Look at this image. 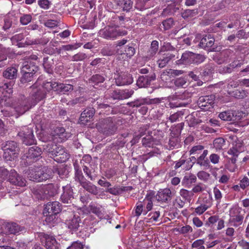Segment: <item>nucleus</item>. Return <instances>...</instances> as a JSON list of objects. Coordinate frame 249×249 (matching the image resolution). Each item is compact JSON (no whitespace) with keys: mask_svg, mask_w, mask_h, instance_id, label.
Masks as SVG:
<instances>
[{"mask_svg":"<svg viewBox=\"0 0 249 249\" xmlns=\"http://www.w3.org/2000/svg\"><path fill=\"white\" fill-rule=\"evenodd\" d=\"M38 81L32 86L33 92L31 98L20 101L13 104L11 97L13 92L12 84L4 83L0 87V111L4 116L15 115L18 118L24 114L37 102L44 99L45 93L42 89L47 91L53 90L57 93L65 94L73 90V86L71 84L58 83L55 81L47 82L43 85L39 86Z\"/></svg>","mask_w":249,"mask_h":249,"instance_id":"obj_1","label":"nucleus"},{"mask_svg":"<svg viewBox=\"0 0 249 249\" xmlns=\"http://www.w3.org/2000/svg\"><path fill=\"white\" fill-rule=\"evenodd\" d=\"M8 175H9L8 180L11 183L21 187L25 186V179L19 177L15 170H11L9 173L7 169L0 167V190L3 187L2 184L3 180L6 178Z\"/></svg>","mask_w":249,"mask_h":249,"instance_id":"obj_2","label":"nucleus"},{"mask_svg":"<svg viewBox=\"0 0 249 249\" xmlns=\"http://www.w3.org/2000/svg\"><path fill=\"white\" fill-rule=\"evenodd\" d=\"M46 149L48 153L51 155V156L57 162H65L70 158V154L63 146L60 145L48 144L47 146Z\"/></svg>","mask_w":249,"mask_h":249,"instance_id":"obj_3","label":"nucleus"},{"mask_svg":"<svg viewBox=\"0 0 249 249\" xmlns=\"http://www.w3.org/2000/svg\"><path fill=\"white\" fill-rule=\"evenodd\" d=\"M29 175L31 180L40 182L51 178L53 176V172L52 168L43 167L32 171Z\"/></svg>","mask_w":249,"mask_h":249,"instance_id":"obj_4","label":"nucleus"},{"mask_svg":"<svg viewBox=\"0 0 249 249\" xmlns=\"http://www.w3.org/2000/svg\"><path fill=\"white\" fill-rule=\"evenodd\" d=\"M34 63L31 61L23 62L21 69V72L22 74L20 79L21 83H25L32 80L33 75L38 70L37 67Z\"/></svg>","mask_w":249,"mask_h":249,"instance_id":"obj_5","label":"nucleus"},{"mask_svg":"<svg viewBox=\"0 0 249 249\" xmlns=\"http://www.w3.org/2000/svg\"><path fill=\"white\" fill-rule=\"evenodd\" d=\"M242 208L238 205H233L229 210V223L231 225L238 227L242 224L244 219V213H242Z\"/></svg>","mask_w":249,"mask_h":249,"instance_id":"obj_6","label":"nucleus"},{"mask_svg":"<svg viewBox=\"0 0 249 249\" xmlns=\"http://www.w3.org/2000/svg\"><path fill=\"white\" fill-rule=\"evenodd\" d=\"M126 34V31L121 30L118 27L113 26L106 27L99 32L101 36L107 39H114L118 36H123Z\"/></svg>","mask_w":249,"mask_h":249,"instance_id":"obj_7","label":"nucleus"},{"mask_svg":"<svg viewBox=\"0 0 249 249\" xmlns=\"http://www.w3.org/2000/svg\"><path fill=\"white\" fill-rule=\"evenodd\" d=\"M18 149L14 141H8L3 147V158L7 161H12L18 157Z\"/></svg>","mask_w":249,"mask_h":249,"instance_id":"obj_8","label":"nucleus"},{"mask_svg":"<svg viewBox=\"0 0 249 249\" xmlns=\"http://www.w3.org/2000/svg\"><path fill=\"white\" fill-rule=\"evenodd\" d=\"M23 230V228L14 222H4L0 226V233L6 235L19 234Z\"/></svg>","mask_w":249,"mask_h":249,"instance_id":"obj_9","label":"nucleus"},{"mask_svg":"<svg viewBox=\"0 0 249 249\" xmlns=\"http://www.w3.org/2000/svg\"><path fill=\"white\" fill-rule=\"evenodd\" d=\"M38 237L47 249H59V245L53 236L40 232L38 233Z\"/></svg>","mask_w":249,"mask_h":249,"instance_id":"obj_10","label":"nucleus"},{"mask_svg":"<svg viewBox=\"0 0 249 249\" xmlns=\"http://www.w3.org/2000/svg\"><path fill=\"white\" fill-rule=\"evenodd\" d=\"M214 96L211 95L200 97L198 101V105L201 109L204 111L211 110L213 107Z\"/></svg>","mask_w":249,"mask_h":249,"instance_id":"obj_11","label":"nucleus"},{"mask_svg":"<svg viewBox=\"0 0 249 249\" xmlns=\"http://www.w3.org/2000/svg\"><path fill=\"white\" fill-rule=\"evenodd\" d=\"M18 135L26 145H32L35 142L36 140L33 135V130L28 127L24 126Z\"/></svg>","mask_w":249,"mask_h":249,"instance_id":"obj_12","label":"nucleus"},{"mask_svg":"<svg viewBox=\"0 0 249 249\" xmlns=\"http://www.w3.org/2000/svg\"><path fill=\"white\" fill-rule=\"evenodd\" d=\"M114 79L118 86H124L129 85L133 81L132 76L129 73L125 72L116 71L115 73Z\"/></svg>","mask_w":249,"mask_h":249,"instance_id":"obj_13","label":"nucleus"},{"mask_svg":"<svg viewBox=\"0 0 249 249\" xmlns=\"http://www.w3.org/2000/svg\"><path fill=\"white\" fill-rule=\"evenodd\" d=\"M60 204L58 201L48 202L45 206L43 213L47 216L50 214H56L61 211Z\"/></svg>","mask_w":249,"mask_h":249,"instance_id":"obj_14","label":"nucleus"},{"mask_svg":"<svg viewBox=\"0 0 249 249\" xmlns=\"http://www.w3.org/2000/svg\"><path fill=\"white\" fill-rule=\"evenodd\" d=\"M172 197V192L169 188H166L160 189L158 192L156 199L160 202H166L170 200Z\"/></svg>","mask_w":249,"mask_h":249,"instance_id":"obj_15","label":"nucleus"},{"mask_svg":"<svg viewBox=\"0 0 249 249\" xmlns=\"http://www.w3.org/2000/svg\"><path fill=\"white\" fill-rule=\"evenodd\" d=\"M89 208L90 212L95 214L100 218L104 217L105 211L102 206L96 203L91 202L89 205Z\"/></svg>","mask_w":249,"mask_h":249,"instance_id":"obj_16","label":"nucleus"},{"mask_svg":"<svg viewBox=\"0 0 249 249\" xmlns=\"http://www.w3.org/2000/svg\"><path fill=\"white\" fill-rule=\"evenodd\" d=\"M63 193L61 195V199L64 203H69L73 198V191L71 186L66 185L63 187Z\"/></svg>","mask_w":249,"mask_h":249,"instance_id":"obj_17","label":"nucleus"},{"mask_svg":"<svg viewBox=\"0 0 249 249\" xmlns=\"http://www.w3.org/2000/svg\"><path fill=\"white\" fill-rule=\"evenodd\" d=\"M66 224L69 229L75 231L80 227L81 221L78 216L74 215L73 218L67 221Z\"/></svg>","mask_w":249,"mask_h":249,"instance_id":"obj_18","label":"nucleus"},{"mask_svg":"<svg viewBox=\"0 0 249 249\" xmlns=\"http://www.w3.org/2000/svg\"><path fill=\"white\" fill-rule=\"evenodd\" d=\"M53 136L55 139H57V137L60 139V142L66 140L70 137V134L66 132L64 127H57L54 131Z\"/></svg>","mask_w":249,"mask_h":249,"instance_id":"obj_19","label":"nucleus"},{"mask_svg":"<svg viewBox=\"0 0 249 249\" xmlns=\"http://www.w3.org/2000/svg\"><path fill=\"white\" fill-rule=\"evenodd\" d=\"M95 113L93 108H88L84 110L81 114L80 121L82 123L88 122L91 118Z\"/></svg>","mask_w":249,"mask_h":249,"instance_id":"obj_20","label":"nucleus"},{"mask_svg":"<svg viewBox=\"0 0 249 249\" xmlns=\"http://www.w3.org/2000/svg\"><path fill=\"white\" fill-rule=\"evenodd\" d=\"M192 52H186L182 54L181 59L177 61V64L188 65L193 64V60L192 59Z\"/></svg>","mask_w":249,"mask_h":249,"instance_id":"obj_21","label":"nucleus"},{"mask_svg":"<svg viewBox=\"0 0 249 249\" xmlns=\"http://www.w3.org/2000/svg\"><path fill=\"white\" fill-rule=\"evenodd\" d=\"M214 42V38L211 35H206L200 40L199 45L201 48L212 47Z\"/></svg>","mask_w":249,"mask_h":249,"instance_id":"obj_22","label":"nucleus"},{"mask_svg":"<svg viewBox=\"0 0 249 249\" xmlns=\"http://www.w3.org/2000/svg\"><path fill=\"white\" fill-rule=\"evenodd\" d=\"M42 154V151L40 148L35 146L30 147L28 150L27 158L31 159H35L39 157Z\"/></svg>","mask_w":249,"mask_h":249,"instance_id":"obj_23","label":"nucleus"},{"mask_svg":"<svg viewBox=\"0 0 249 249\" xmlns=\"http://www.w3.org/2000/svg\"><path fill=\"white\" fill-rule=\"evenodd\" d=\"M208 152L207 150H204L199 157H197L196 163L201 166L208 167L209 166V161L206 158Z\"/></svg>","mask_w":249,"mask_h":249,"instance_id":"obj_24","label":"nucleus"},{"mask_svg":"<svg viewBox=\"0 0 249 249\" xmlns=\"http://www.w3.org/2000/svg\"><path fill=\"white\" fill-rule=\"evenodd\" d=\"M155 78V76L149 77L148 76H140L137 81V85L139 88H142L147 86L150 82Z\"/></svg>","mask_w":249,"mask_h":249,"instance_id":"obj_25","label":"nucleus"},{"mask_svg":"<svg viewBox=\"0 0 249 249\" xmlns=\"http://www.w3.org/2000/svg\"><path fill=\"white\" fill-rule=\"evenodd\" d=\"M105 81V78L103 76L96 74L93 75L89 80V83L95 88H97L100 86L99 84L103 83Z\"/></svg>","mask_w":249,"mask_h":249,"instance_id":"obj_26","label":"nucleus"},{"mask_svg":"<svg viewBox=\"0 0 249 249\" xmlns=\"http://www.w3.org/2000/svg\"><path fill=\"white\" fill-rule=\"evenodd\" d=\"M80 184L85 190L89 193L93 195H96L98 193V190L96 186L92 184L90 182L86 180L82 182Z\"/></svg>","mask_w":249,"mask_h":249,"instance_id":"obj_27","label":"nucleus"},{"mask_svg":"<svg viewBox=\"0 0 249 249\" xmlns=\"http://www.w3.org/2000/svg\"><path fill=\"white\" fill-rule=\"evenodd\" d=\"M242 63L239 60H234L231 64L225 68H220L219 71L220 73H231L235 68L240 67Z\"/></svg>","mask_w":249,"mask_h":249,"instance_id":"obj_28","label":"nucleus"},{"mask_svg":"<svg viewBox=\"0 0 249 249\" xmlns=\"http://www.w3.org/2000/svg\"><path fill=\"white\" fill-rule=\"evenodd\" d=\"M49 41V39L48 38H41L40 39H31L30 38H27L25 42L26 45H33V44H41L45 45Z\"/></svg>","mask_w":249,"mask_h":249,"instance_id":"obj_29","label":"nucleus"},{"mask_svg":"<svg viewBox=\"0 0 249 249\" xmlns=\"http://www.w3.org/2000/svg\"><path fill=\"white\" fill-rule=\"evenodd\" d=\"M179 196L182 197V198L187 202H190L192 200L194 194L192 191H189L185 189H181L179 192Z\"/></svg>","mask_w":249,"mask_h":249,"instance_id":"obj_30","label":"nucleus"},{"mask_svg":"<svg viewBox=\"0 0 249 249\" xmlns=\"http://www.w3.org/2000/svg\"><path fill=\"white\" fill-rule=\"evenodd\" d=\"M204 147L201 145H197L192 147L190 150L189 153L190 155L194 156H192L191 158L196 159L195 156L197 157L199 155H201L203 151L204 150Z\"/></svg>","mask_w":249,"mask_h":249,"instance_id":"obj_31","label":"nucleus"},{"mask_svg":"<svg viewBox=\"0 0 249 249\" xmlns=\"http://www.w3.org/2000/svg\"><path fill=\"white\" fill-rule=\"evenodd\" d=\"M17 70L15 67L8 68L3 72V75L8 79H14L16 77Z\"/></svg>","mask_w":249,"mask_h":249,"instance_id":"obj_32","label":"nucleus"},{"mask_svg":"<svg viewBox=\"0 0 249 249\" xmlns=\"http://www.w3.org/2000/svg\"><path fill=\"white\" fill-rule=\"evenodd\" d=\"M150 0H136L135 8L141 11L149 8L151 5L149 4Z\"/></svg>","mask_w":249,"mask_h":249,"instance_id":"obj_33","label":"nucleus"},{"mask_svg":"<svg viewBox=\"0 0 249 249\" xmlns=\"http://www.w3.org/2000/svg\"><path fill=\"white\" fill-rule=\"evenodd\" d=\"M160 216V212L159 211H155L149 213L147 215V217L145 218L146 222H153L159 221V218Z\"/></svg>","mask_w":249,"mask_h":249,"instance_id":"obj_34","label":"nucleus"},{"mask_svg":"<svg viewBox=\"0 0 249 249\" xmlns=\"http://www.w3.org/2000/svg\"><path fill=\"white\" fill-rule=\"evenodd\" d=\"M196 177L195 175L189 174L185 176L182 181V183L187 186H189L191 184L196 182Z\"/></svg>","mask_w":249,"mask_h":249,"instance_id":"obj_35","label":"nucleus"},{"mask_svg":"<svg viewBox=\"0 0 249 249\" xmlns=\"http://www.w3.org/2000/svg\"><path fill=\"white\" fill-rule=\"evenodd\" d=\"M233 141L232 146L237 149L241 152L244 150L243 142L241 140L238 139L235 136L230 137Z\"/></svg>","mask_w":249,"mask_h":249,"instance_id":"obj_36","label":"nucleus"},{"mask_svg":"<svg viewBox=\"0 0 249 249\" xmlns=\"http://www.w3.org/2000/svg\"><path fill=\"white\" fill-rule=\"evenodd\" d=\"M198 178L206 182H211V176L210 174L204 171H201L198 172L197 174Z\"/></svg>","mask_w":249,"mask_h":249,"instance_id":"obj_37","label":"nucleus"},{"mask_svg":"<svg viewBox=\"0 0 249 249\" xmlns=\"http://www.w3.org/2000/svg\"><path fill=\"white\" fill-rule=\"evenodd\" d=\"M172 57L173 56L171 54H169L168 53L164 54L162 58H160L158 61V63L159 67L163 68L164 67H165L166 65L171 59Z\"/></svg>","mask_w":249,"mask_h":249,"instance_id":"obj_38","label":"nucleus"},{"mask_svg":"<svg viewBox=\"0 0 249 249\" xmlns=\"http://www.w3.org/2000/svg\"><path fill=\"white\" fill-rule=\"evenodd\" d=\"M173 205L176 209H181L182 208L185 204V201L181 199L180 196H177L173 200Z\"/></svg>","mask_w":249,"mask_h":249,"instance_id":"obj_39","label":"nucleus"},{"mask_svg":"<svg viewBox=\"0 0 249 249\" xmlns=\"http://www.w3.org/2000/svg\"><path fill=\"white\" fill-rule=\"evenodd\" d=\"M143 204L142 202H140L137 203L135 209V215L139 216L141 214L146 215L147 213V211L144 210L143 208Z\"/></svg>","mask_w":249,"mask_h":249,"instance_id":"obj_40","label":"nucleus"},{"mask_svg":"<svg viewBox=\"0 0 249 249\" xmlns=\"http://www.w3.org/2000/svg\"><path fill=\"white\" fill-rule=\"evenodd\" d=\"M232 52L229 50L222 52L221 53L220 56V57L222 59V60L218 62V63H221L224 62H228L229 58L232 55Z\"/></svg>","mask_w":249,"mask_h":249,"instance_id":"obj_41","label":"nucleus"},{"mask_svg":"<svg viewBox=\"0 0 249 249\" xmlns=\"http://www.w3.org/2000/svg\"><path fill=\"white\" fill-rule=\"evenodd\" d=\"M233 116V113L229 111L222 112L219 114V117L224 121H231Z\"/></svg>","mask_w":249,"mask_h":249,"instance_id":"obj_42","label":"nucleus"},{"mask_svg":"<svg viewBox=\"0 0 249 249\" xmlns=\"http://www.w3.org/2000/svg\"><path fill=\"white\" fill-rule=\"evenodd\" d=\"M192 59L193 64H198L203 62L205 60L204 55L199 54H196L193 53Z\"/></svg>","mask_w":249,"mask_h":249,"instance_id":"obj_43","label":"nucleus"},{"mask_svg":"<svg viewBox=\"0 0 249 249\" xmlns=\"http://www.w3.org/2000/svg\"><path fill=\"white\" fill-rule=\"evenodd\" d=\"M208 209V207H206L203 204H201L200 205L195 209L193 214L200 215Z\"/></svg>","mask_w":249,"mask_h":249,"instance_id":"obj_44","label":"nucleus"},{"mask_svg":"<svg viewBox=\"0 0 249 249\" xmlns=\"http://www.w3.org/2000/svg\"><path fill=\"white\" fill-rule=\"evenodd\" d=\"M204 239H197L192 244V248L194 249H205Z\"/></svg>","mask_w":249,"mask_h":249,"instance_id":"obj_45","label":"nucleus"},{"mask_svg":"<svg viewBox=\"0 0 249 249\" xmlns=\"http://www.w3.org/2000/svg\"><path fill=\"white\" fill-rule=\"evenodd\" d=\"M122 4L123 10L128 12L132 9L133 1V0H123V2Z\"/></svg>","mask_w":249,"mask_h":249,"instance_id":"obj_46","label":"nucleus"},{"mask_svg":"<svg viewBox=\"0 0 249 249\" xmlns=\"http://www.w3.org/2000/svg\"><path fill=\"white\" fill-rule=\"evenodd\" d=\"M225 141L223 138H218L213 141L214 147L217 150L221 149L225 145Z\"/></svg>","mask_w":249,"mask_h":249,"instance_id":"obj_47","label":"nucleus"},{"mask_svg":"<svg viewBox=\"0 0 249 249\" xmlns=\"http://www.w3.org/2000/svg\"><path fill=\"white\" fill-rule=\"evenodd\" d=\"M8 52V48H4L0 44V62L6 60Z\"/></svg>","mask_w":249,"mask_h":249,"instance_id":"obj_48","label":"nucleus"},{"mask_svg":"<svg viewBox=\"0 0 249 249\" xmlns=\"http://www.w3.org/2000/svg\"><path fill=\"white\" fill-rule=\"evenodd\" d=\"M240 187L241 189L244 190L249 186V178L246 176H244L239 181Z\"/></svg>","mask_w":249,"mask_h":249,"instance_id":"obj_49","label":"nucleus"},{"mask_svg":"<svg viewBox=\"0 0 249 249\" xmlns=\"http://www.w3.org/2000/svg\"><path fill=\"white\" fill-rule=\"evenodd\" d=\"M81 46V44L75 43L72 44H68L66 45H63L61 47L62 50L65 51H72L77 49Z\"/></svg>","mask_w":249,"mask_h":249,"instance_id":"obj_50","label":"nucleus"},{"mask_svg":"<svg viewBox=\"0 0 249 249\" xmlns=\"http://www.w3.org/2000/svg\"><path fill=\"white\" fill-rule=\"evenodd\" d=\"M133 92L134 91L132 89L124 90H118V91H117V93H122L123 94L122 96L121 97V100L125 99L130 97L133 94Z\"/></svg>","mask_w":249,"mask_h":249,"instance_id":"obj_51","label":"nucleus"},{"mask_svg":"<svg viewBox=\"0 0 249 249\" xmlns=\"http://www.w3.org/2000/svg\"><path fill=\"white\" fill-rule=\"evenodd\" d=\"M206 207H208V209L210 208L213 204V197L212 194L209 193L208 197H205L203 199V203H202Z\"/></svg>","mask_w":249,"mask_h":249,"instance_id":"obj_52","label":"nucleus"},{"mask_svg":"<svg viewBox=\"0 0 249 249\" xmlns=\"http://www.w3.org/2000/svg\"><path fill=\"white\" fill-rule=\"evenodd\" d=\"M213 194L215 200L218 203H220L222 197V194L219 189L216 187H214L213 188Z\"/></svg>","mask_w":249,"mask_h":249,"instance_id":"obj_53","label":"nucleus"},{"mask_svg":"<svg viewBox=\"0 0 249 249\" xmlns=\"http://www.w3.org/2000/svg\"><path fill=\"white\" fill-rule=\"evenodd\" d=\"M180 233L186 234L193 231V229L190 225H186L181 228H178L177 230Z\"/></svg>","mask_w":249,"mask_h":249,"instance_id":"obj_54","label":"nucleus"},{"mask_svg":"<svg viewBox=\"0 0 249 249\" xmlns=\"http://www.w3.org/2000/svg\"><path fill=\"white\" fill-rule=\"evenodd\" d=\"M206 189V187L205 185H203L201 183L197 184V185H195L192 190V192L194 193H199L202 192L204 191Z\"/></svg>","mask_w":249,"mask_h":249,"instance_id":"obj_55","label":"nucleus"},{"mask_svg":"<svg viewBox=\"0 0 249 249\" xmlns=\"http://www.w3.org/2000/svg\"><path fill=\"white\" fill-rule=\"evenodd\" d=\"M163 105H159L158 107H157L156 110L155 111L154 117L158 119L162 116L164 113V108H163Z\"/></svg>","mask_w":249,"mask_h":249,"instance_id":"obj_56","label":"nucleus"},{"mask_svg":"<svg viewBox=\"0 0 249 249\" xmlns=\"http://www.w3.org/2000/svg\"><path fill=\"white\" fill-rule=\"evenodd\" d=\"M151 197L149 196H146L145 199L144 203L146 204V211L147 213L152 210L153 207V202L151 200Z\"/></svg>","mask_w":249,"mask_h":249,"instance_id":"obj_57","label":"nucleus"},{"mask_svg":"<svg viewBox=\"0 0 249 249\" xmlns=\"http://www.w3.org/2000/svg\"><path fill=\"white\" fill-rule=\"evenodd\" d=\"M198 73V72L197 71H190L189 73V76L192 78L195 81H197V85L198 86H201L202 85L203 82L201 81H198L199 80V76L197 75Z\"/></svg>","mask_w":249,"mask_h":249,"instance_id":"obj_58","label":"nucleus"},{"mask_svg":"<svg viewBox=\"0 0 249 249\" xmlns=\"http://www.w3.org/2000/svg\"><path fill=\"white\" fill-rule=\"evenodd\" d=\"M182 115L183 113L181 111L177 112L171 115L169 117V120L171 122L173 123L179 121V118L182 117Z\"/></svg>","mask_w":249,"mask_h":249,"instance_id":"obj_59","label":"nucleus"},{"mask_svg":"<svg viewBox=\"0 0 249 249\" xmlns=\"http://www.w3.org/2000/svg\"><path fill=\"white\" fill-rule=\"evenodd\" d=\"M135 50L133 47L127 46L125 47L124 54H125L127 57H131L135 54Z\"/></svg>","mask_w":249,"mask_h":249,"instance_id":"obj_60","label":"nucleus"},{"mask_svg":"<svg viewBox=\"0 0 249 249\" xmlns=\"http://www.w3.org/2000/svg\"><path fill=\"white\" fill-rule=\"evenodd\" d=\"M53 174V173H57L61 178L64 177L65 170L63 168H57L53 166V169H52Z\"/></svg>","mask_w":249,"mask_h":249,"instance_id":"obj_61","label":"nucleus"},{"mask_svg":"<svg viewBox=\"0 0 249 249\" xmlns=\"http://www.w3.org/2000/svg\"><path fill=\"white\" fill-rule=\"evenodd\" d=\"M24 37V35L22 33L17 34L11 37V40L13 44H15L18 43V41L22 40Z\"/></svg>","mask_w":249,"mask_h":249,"instance_id":"obj_62","label":"nucleus"},{"mask_svg":"<svg viewBox=\"0 0 249 249\" xmlns=\"http://www.w3.org/2000/svg\"><path fill=\"white\" fill-rule=\"evenodd\" d=\"M186 79L183 77H179L177 78L174 82L176 86L178 87H181L185 86L186 84Z\"/></svg>","mask_w":249,"mask_h":249,"instance_id":"obj_63","label":"nucleus"},{"mask_svg":"<svg viewBox=\"0 0 249 249\" xmlns=\"http://www.w3.org/2000/svg\"><path fill=\"white\" fill-rule=\"evenodd\" d=\"M32 17L30 15H24L20 18V22L23 25H27L31 22Z\"/></svg>","mask_w":249,"mask_h":249,"instance_id":"obj_64","label":"nucleus"}]
</instances>
